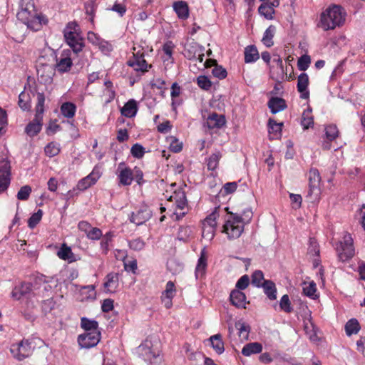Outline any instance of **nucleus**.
I'll return each mask as SVG.
<instances>
[{
    "label": "nucleus",
    "mask_w": 365,
    "mask_h": 365,
    "mask_svg": "<svg viewBox=\"0 0 365 365\" xmlns=\"http://www.w3.org/2000/svg\"><path fill=\"white\" fill-rule=\"evenodd\" d=\"M20 10L17 13V19L33 31H38L41 28L42 19L37 13L33 0H20Z\"/></svg>",
    "instance_id": "1"
},
{
    "label": "nucleus",
    "mask_w": 365,
    "mask_h": 365,
    "mask_svg": "<svg viewBox=\"0 0 365 365\" xmlns=\"http://www.w3.org/2000/svg\"><path fill=\"white\" fill-rule=\"evenodd\" d=\"M20 10L17 13V19L33 31H38L41 28L42 19L37 13L33 0H20Z\"/></svg>",
    "instance_id": "2"
},
{
    "label": "nucleus",
    "mask_w": 365,
    "mask_h": 365,
    "mask_svg": "<svg viewBox=\"0 0 365 365\" xmlns=\"http://www.w3.org/2000/svg\"><path fill=\"white\" fill-rule=\"evenodd\" d=\"M344 9L339 5H332L321 15V26L324 31L334 29L344 24L346 19Z\"/></svg>",
    "instance_id": "3"
},
{
    "label": "nucleus",
    "mask_w": 365,
    "mask_h": 365,
    "mask_svg": "<svg viewBox=\"0 0 365 365\" xmlns=\"http://www.w3.org/2000/svg\"><path fill=\"white\" fill-rule=\"evenodd\" d=\"M37 103L36 106V115L34 120L25 128L26 133L29 136L36 135L42 128L43 114L44 112L45 96L43 93H37Z\"/></svg>",
    "instance_id": "4"
},
{
    "label": "nucleus",
    "mask_w": 365,
    "mask_h": 365,
    "mask_svg": "<svg viewBox=\"0 0 365 365\" xmlns=\"http://www.w3.org/2000/svg\"><path fill=\"white\" fill-rule=\"evenodd\" d=\"M78 25L76 22H69L63 31L66 42L76 55L85 46L83 38L78 32Z\"/></svg>",
    "instance_id": "5"
},
{
    "label": "nucleus",
    "mask_w": 365,
    "mask_h": 365,
    "mask_svg": "<svg viewBox=\"0 0 365 365\" xmlns=\"http://www.w3.org/2000/svg\"><path fill=\"white\" fill-rule=\"evenodd\" d=\"M245 225L242 216L237 213H230L223 226L222 232L229 240L239 238L244 231Z\"/></svg>",
    "instance_id": "6"
},
{
    "label": "nucleus",
    "mask_w": 365,
    "mask_h": 365,
    "mask_svg": "<svg viewBox=\"0 0 365 365\" xmlns=\"http://www.w3.org/2000/svg\"><path fill=\"white\" fill-rule=\"evenodd\" d=\"M137 351L139 356L149 365H159L162 362L159 350L153 348L152 341L148 339H145L138 347Z\"/></svg>",
    "instance_id": "7"
},
{
    "label": "nucleus",
    "mask_w": 365,
    "mask_h": 365,
    "mask_svg": "<svg viewBox=\"0 0 365 365\" xmlns=\"http://www.w3.org/2000/svg\"><path fill=\"white\" fill-rule=\"evenodd\" d=\"M336 250L341 262H346L355 255L354 240L349 233H345L342 240L336 244Z\"/></svg>",
    "instance_id": "8"
},
{
    "label": "nucleus",
    "mask_w": 365,
    "mask_h": 365,
    "mask_svg": "<svg viewBox=\"0 0 365 365\" xmlns=\"http://www.w3.org/2000/svg\"><path fill=\"white\" fill-rule=\"evenodd\" d=\"M11 167L6 157L0 156V194L9 188L11 180Z\"/></svg>",
    "instance_id": "9"
},
{
    "label": "nucleus",
    "mask_w": 365,
    "mask_h": 365,
    "mask_svg": "<svg viewBox=\"0 0 365 365\" xmlns=\"http://www.w3.org/2000/svg\"><path fill=\"white\" fill-rule=\"evenodd\" d=\"M10 351L15 359L22 361L31 355L33 347L28 339H23L19 343L13 344L11 346Z\"/></svg>",
    "instance_id": "10"
},
{
    "label": "nucleus",
    "mask_w": 365,
    "mask_h": 365,
    "mask_svg": "<svg viewBox=\"0 0 365 365\" xmlns=\"http://www.w3.org/2000/svg\"><path fill=\"white\" fill-rule=\"evenodd\" d=\"M101 339V331L86 332L78 337V343L81 348L90 349L96 346Z\"/></svg>",
    "instance_id": "11"
},
{
    "label": "nucleus",
    "mask_w": 365,
    "mask_h": 365,
    "mask_svg": "<svg viewBox=\"0 0 365 365\" xmlns=\"http://www.w3.org/2000/svg\"><path fill=\"white\" fill-rule=\"evenodd\" d=\"M128 66L133 68L136 71H140L145 73L148 71V68L151 66H148L146 61L144 58V53L140 51L133 53V56L127 61Z\"/></svg>",
    "instance_id": "12"
},
{
    "label": "nucleus",
    "mask_w": 365,
    "mask_h": 365,
    "mask_svg": "<svg viewBox=\"0 0 365 365\" xmlns=\"http://www.w3.org/2000/svg\"><path fill=\"white\" fill-rule=\"evenodd\" d=\"M321 178L319 172L316 168H312L309 173V190L307 192V196L315 195L317 197L319 194V182Z\"/></svg>",
    "instance_id": "13"
},
{
    "label": "nucleus",
    "mask_w": 365,
    "mask_h": 365,
    "mask_svg": "<svg viewBox=\"0 0 365 365\" xmlns=\"http://www.w3.org/2000/svg\"><path fill=\"white\" fill-rule=\"evenodd\" d=\"M73 66L70 50H63L59 58H56V68L61 73L68 72Z\"/></svg>",
    "instance_id": "14"
},
{
    "label": "nucleus",
    "mask_w": 365,
    "mask_h": 365,
    "mask_svg": "<svg viewBox=\"0 0 365 365\" xmlns=\"http://www.w3.org/2000/svg\"><path fill=\"white\" fill-rule=\"evenodd\" d=\"M152 216V212L146 205L142 206L135 212H132L130 221L139 226L147 222Z\"/></svg>",
    "instance_id": "15"
},
{
    "label": "nucleus",
    "mask_w": 365,
    "mask_h": 365,
    "mask_svg": "<svg viewBox=\"0 0 365 365\" xmlns=\"http://www.w3.org/2000/svg\"><path fill=\"white\" fill-rule=\"evenodd\" d=\"M37 75L38 79L44 83H49L53 80L54 76V68L50 64H40L37 66Z\"/></svg>",
    "instance_id": "16"
},
{
    "label": "nucleus",
    "mask_w": 365,
    "mask_h": 365,
    "mask_svg": "<svg viewBox=\"0 0 365 365\" xmlns=\"http://www.w3.org/2000/svg\"><path fill=\"white\" fill-rule=\"evenodd\" d=\"M118 178L119 183L122 185H130L133 180V170L126 167L124 163H120L118 168Z\"/></svg>",
    "instance_id": "17"
},
{
    "label": "nucleus",
    "mask_w": 365,
    "mask_h": 365,
    "mask_svg": "<svg viewBox=\"0 0 365 365\" xmlns=\"http://www.w3.org/2000/svg\"><path fill=\"white\" fill-rule=\"evenodd\" d=\"M204 50L202 46L197 42L192 41L185 45L183 55L189 60H195L197 56H202Z\"/></svg>",
    "instance_id": "18"
},
{
    "label": "nucleus",
    "mask_w": 365,
    "mask_h": 365,
    "mask_svg": "<svg viewBox=\"0 0 365 365\" xmlns=\"http://www.w3.org/2000/svg\"><path fill=\"white\" fill-rule=\"evenodd\" d=\"M101 177L98 170L93 169V171L84 178L81 179L77 184L79 190H85L94 185Z\"/></svg>",
    "instance_id": "19"
},
{
    "label": "nucleus",
    "mask_w": 365,
    "mask_h": 365,
    "mask_svg": "<svg viewBox=\"0 0 365 365\" xmlns=\"http://www.w3.org/2000/svg\"><path fill=\"white\" fill-rule=\"evenodd\" d=\"M309 86V76L306 73H302L297 78V91L300 93V98L302 99H308L309 92L307 90Z\"/></svg>",
    "instance_id": "20"
},
{
    "label": "nucleus",
    "mask_w": 365,
    "mask_h": 365,
    "mask_svg": "<svg viewBox=\"0 0 365 365\" xmlns=\"http://www.w3.org/2000/svg\"><path fill=\"white\" fill-rule=\"evenodd\" d=\"M106 292L115 293L119 286V275L118 273L110 272L106 277L103 284Z\"/></svg>",
    "instance_id": "21"
},
{
    "label": "nucleus",
    "mask_w": 365,
    "mask_h": 365,
    "mask_svg": "<svg viewBox=\"0 0 365 365\" xmlns=\"http://www.w3.org/2000/svg\"><path fill=\"white\" fill-rule=\"evenodd\" d=\"M226 123L225 117L216 113L210 114L207 118L206 124L210 129H220Z\"/></svg>",
    "instance_id": "22"
},
{
    "label": "nucleus",
    "mask_w": 365,
    "mask_h": 365,
    "mask_svg": "<svg viewBox=\"0 0 365 365\" xmlns=\"http://www.w3.org/2000/svg\"><path fill=\"white\" fill-rule=\"evenodd\" d=\"M267 106L273 114L284 110L287 107L285 100L279 97L270 98L267 103Z\"/></svg>",
    "instance_id": "23"
},
{
    "label": "nucleus",
    "mask_w": 365,
    "mask_h": 365,
    "mask_svg": "<svg viewBox=\"0 0 365 365\" xmlns=\"http://www.w3.org/2000/svg\"><path fill=\"white\" fill-rule=\"evenodd\" d=\"M231 303L237 308H245L246 296L242 291L234 289L230 295Z\"/></svg>",
    "instance_id": "24"
},
{
    "label": "nucleus",
    "mask_w": 365,
    "mask_h": 365,
    "mask_svg": "<svg viewBox=\"0 0 365 365\" xmlns=\"http://www.w3.org/2000/svg\"><path fill=\"white\" fill-rule=\"evenodd\" d=\"M272 70L273 73H276L277 78H283L285 71L284 69L283 62L282 58L277 55L274 54L272 56Z\"/></svg>",
    "instance_id": "25"
},
{
    "label": "nucleus",
    "mask_w": 365,
    "mask_h": 365,
    "mask_svg": "<svg viewBox=\"0 0 365 365\" xmlns=\"http://www.w3.org/2000/svg\"><path fill=\"white\" fill-rule=\"evenodd\" d=\"M283 123H277L274 119L268 120L269 134L271 139H279L282 135Z\"/></svg>",
    "instance_id": "26"
},
{
    "label": "nucleus",
    "mask_w": 365,
    "mask_h": 365,
    "mask_svg": "<svg viewBox=\"0 0 365 365\" xmlns=\"http://www.w3.org/2000/svg\"><path fill=\"white\" fill-rule=\"evenodd\" d=\"M58 257L63 260H66L71 263L77 260L75 255L73 253L70 247L63 243L57 252Z\"/></svg>",
    "instance_id": "27"
},
{
    "label": "nucleus",
    "mask_w": 365,
    "mask_h": 365,
    "mask_svg": "<svg viewBox=\"0 0 365 365\" xmlns=\"http://www.w3.org/2000/svg\"><path fill=\"white\" fill-rule=\"evenodd\" d=\"M121 114L127 118L134 117L138 112L137 103L134 99L129 100L120 110Z\"/></svg>",
    "instance_id": "28"
},
{
    "label": "nucleus",
    "mask_w": 365,
    "mask_h": 365,
    "mask_svg": "<svg viewBox=\"0 0 365 365\" xmlns=\"http://www.w3.org/2000/svg\"><path fill=\"white\" fill-rule=\"evenodd\" d=\"M262 345L259 342H251L245 344L242 349V354L245 356H250L252 354L261 353Z\"/></svg>",
    "instance_id": "29"
},
{
    "label": "nucleus",
    "mask_w": 365,
    "mask_h": 365,
    "mask_svg": "<svg viewBox=\"0 0 365 365\" xmlns=\"http://www.w3.org/2000/svg\"><path fill=\"white\" fill-rule=\"evenodd\" d=\"M173 9L180 19H186L188 18L189 9L186 2L182 1L175 2Z\"/></svg>",
    "instance_id": "30"
},
{
    "label": "nucleus",
    "mask_w": 365,
    "mask_h": 365,
    "mask_svg": "<svg viewBox=\"0 0 365 365\" xmlns=\"http://www.w3.org/2000/svg\"><path fill=\"white\" fill-rule=\"evenodd\" d=\"M212 348L216 351L217 354H221L225 351L224 343L220 334H217L211 336L209 338Z\"/></svg>",
    "instance_id": "31"
},
{
    "label": "nucleus",
    "mask_w": 365,
    "mask_h": 365,
    "mask_svg": "<svg viewBox=\"0 0 365 365\" xmlns=\"http://www.w3.org/2000/svg\"><path fill=\"white\" fill-rule=\"evenodd\" d=\"M259 58V52L255 45L247 46L245 48V62L247 63L255 62Z\"/></svg>",
    "instance_id": "32"
},
{
    "label": "nucleus",
    "mask_w": 365,
    "mask_h": 365,
    "mask_svg": "<svg viewBox=\"0 0 365 365\" xmlns=\"http://www.w3.org/2000/svg\"><path fill=\"white\" fill-rule=\"evenodd\" d=\"M173 198L175 201L177 209L183 210L187 205L185 193L181 190L175 191L173 195L170 196V200H173Z\"/></svg>",
    "instance_id": "33"
},
{
    "label": "nucleus",
    "mask_w": 365,
    "mask_h": 365,
    "mask_svg": "<svg viewBox=\"0 0 365 365\" xmlns=\"http://www.w3.org/2000/svg\"><path fill=\"white\" fill-rule=\"evenodd\" d=\"M264 289V294L270 300L277 299V289L275 284L271 280H264L261 287Z\"/></svg>",
    "instance_id": "34"
},
{
    "label": "nucleus",
    "mask_w": 365,
    "mask_h": 365,
    "mask_svg": "<svg viewBox=\"0 0 365 365\" xmlns=\"http://www.w3.org/2000/svg\"><path fill=\"white\" fill-rule=\"evenodd\" d=\"M81 327L86 332L100 331L98 330V322L87 317H82L81 319Z\"/></svg>",
    "instance_id": "35"
},
{
    "label": "nucleus",
    "mask_w": 365,
    "mask_h": 365,
    "mask_svg": "<svg viewBox=\"0 0 365 365\" xmlns=\"http://www.w3.org/2000/svg\"><path fill=\"white\" fill-rule=\"evenodd\" d=\"M220 207H215L214 210L205 219L203 226H209V232H212L213 228H216V220L219 217L218 210Z\"/></svg>",
    "instance_id": "36"
},
{
    "label": "nucleus",
    "mask_w": 365,
    "mask_h": 365,
    "mask_svg": "<svg viewBox=\"0 0 365 365\" xmlns=\"http://www.w3.org/2000/svg\"><path fill=\"white\" fill-rule=\"evenodd\" d=\"M360 329L361 327L358 320L354 318L349 319L345 324V331L349 336L356 334Z\"/></svg>",
    "instance_id": "37"
},
{
    "label": "nucleus",
    "mask_w": 365,
    "mask_h": 365,
    "mask_svg": "<svg viewBox=\"0 0 365 365\" xmlns=\"http://www.w3.org/2000/svg\"><path fill=\"white\" fill-rule=\"evenodd\" d=\"M312 110L310 108L304 110L301 120V125L304 130L312 127L314 124V118L312 114Z\"/></svg>",
    "instance_id": "38"
},
{
    "label": "nucleus",
    "mask_w": 365,
    "mask_h": 365,
    "mask_svg": "<svg viewBox=\"0 0 365 365\" xmlns=\"http://www.w3.org/2000/svg\"><path fill=\"white\" fill-rule=\"evenodd\" d=\"M276 32V27L274 25H270L264 31L262 42L267 47H271L273 46L274 42L272 38Z\"/></svg>",
    "instance_id": "39"
},
{
    "label": "nucleus",
    "mask_w": 365,
    "mask_h": 365,
    "mask_svg": "<svg viewBox=\"0 0 365 365\" xmlns=\"http://www.w3.org/2000/svg\"><path fill=\"white\" fill-rule=\"evenodd\" d=\"M76 106L71 102L63 103L61 106V114L67 118H71L75 115Z\"/></svg>",
    "instance_id": "40"
},
{
    "label": "nucleus",
    "mask_w": 365,
    "mask_h": 365,
    "mask_svg": "<svg viewBox=\"0 0 365 365\" xmlns=\"http://www.w3.org/2000/svg\"><path fill=\"white\" fill-rule=\"evenodd\" d=\"M272 1V0H270ZM274 7H276L275 6H273L271 4V2L269 3H263L262 4L259 9V13L264 16L267 19H272L273 18V14H274Z\"/></svg>",
    "instance_id": "41"
},
{
    "label": "nucleus",
    "mask_w": 365,
    "mask_h": 365,
    "mask_svg": "<svg viewBox=\"0 0 365 365\" xmlns=\"http://www.w3.org/2000/svg\"><path fill=\"white\" fill-rule=\"evenodd\" d=\"M19 106L24 110H29L31 108V98L28 93L22 91L19 96Z\"/></svg>",
    "instance_id": "42"
},
{
    "label": "nucleus",
    "mask_w": 365,
    "mask_h": 365,
    "mask_svg": "<svg viewBox=\"0 0 365 365\" xmlns=\"http://www.w3.org/2000/svg\"><path fill=\"white\" fill-rule=\"evenodd\" d=\"M236 328L239 331V336L244 340H247L249 338V333L250 331V327L245 322H238L235 324Z\"/></svg>",
    "instance_id": "43"
},
{
    "label": "nucleus",
    "mask_w": 365,
    "mask_h": 365,
    "mask_svg": "<svg viewBox=\"0 0 365 365\" xmlns=\"http://www.w3.org/2000/svg\"><path fill=\"white\" fill-rule=\"evenodd\" d=\"M44 152L50 158L56 156L60 152V145L57 143L51 142L44 148Z\"/></svg>",
    "instance_id": "44"
},
{
    "label": "nucleus",
    "mask_w": 365,
    "mask_h": 365,
    "mask_svg": "<svg viewBox=\"0 0 365 365\" xmlns=\"http://www.w3.org/2000/svg\"><path fill=\"white\" fill-rule=\"evenodd\" d=\"M206 267V257L202 251L201 253V256L198 259L197 264L195 269V275L197 278L199 277V275L202 276L204 274Z\"/></svg>",
    "instance_id": "45"
},
{
    "label": "nucleus",
    "mask_w": 365,
    "mask_h": 365,
    "mask_svg": "<svg viewBox=\"0 0 365 365\" xmlns=\"http://www.w3.org/2000/svg\"><path fill=\"white\" fill-rule=\"evenodd\" d=\"M220 158H221V154L220 152H216V153L212 154L209 157V158L207 160V166L208 170H215L217 168Z\"/></svg>",
    "instance_id": "46"
},
{
    "label": "nucleus",
    "mask_w": 365,
    "mask_h": 365,
    "mask_svg": "<svg viewBox=\"0 0 365 365\" xmlns=\"http://www.w3.org/2000/svg\"><path fill=\"white\" fill-rule=\"evenodd\" d=\"M317 292V286L316 284L312 281L309 282L307 285L303 287V292L304 294L313 299H315L318 297L316 294Z\"/></svg>",
    "instance_id": "47"
},
{
    "label": "nucleus",
    "mask_w": 365,
    "mask_h": 365,
    "mask_svg": "<svg viewBox=\"0 0 365 365\" xmlns=\"http://www.w3.org/2000/svg\"><path fill=\"white\" fill-rule=\"evenodd\" d=\"M264 274L260 270H256L252 274L251 283L257 287H261L264 282Z\"/></svg>",
    "instance_id": "48"
},
{
    "label": "nucleus",
    "mask_w": 365,
    "mask_h": 365,
    "mask_svg": "<svg viewBox=\"0 0 365 365\" xmlns=\"http://www.w3.org/2000/svg\"><path fill=\"white\" fill-rule=\"evenodd\" d=\"M311 63V58L308 55L302 56L297 61V67L299 70L305 71Z\"/></svg>",
    "instance_id": "49"
},
{
    "label": "nucleus",
    "mask_w": 365,
    "mask_h": 365,
    "mask_svg": "<svg viewBox=\"0 0 365 365\" xmlns=\"http://www.w3.org/2000/svg\"><path fill=\"white\" fill-rule=\"evenodd\" d=\"M338 129L335 125H329L325 128V135L329 141L334 140L338 136Z\"/></svg>",
    "instance_id": "50"
},
{
    "label": "nucleus",
    "mask_w": 365,
    "mask_h": 365,
    "mask_svg": "<svg viewBox=\"0 0 365 365\" xmlns=\"http://www.w3.org/2000/svg\"><path fill=\"white\" fill-rule=\"evenodd\" d=\"M43 215L41 210H38L36 212L34 213L28 220V226L33 229L41 221Z\"/></svg>",
    "instance_id": "51"
},
{
    "label": "nucleus",
    "mask_w": 365,
    "mask_h": 365,
    "mask_svg": "<svg viewBox=\"0 0 365 365\" xmlns=\"http://www.w3.org/2000/svg\"><path fill=\"white\" fill-rule=\"evenodd\" d=\"M279 307L282 310L287 313H290L292 312L293 308L291 306V302L287 294H284L282 297L279 302Z\"/></svg>",
    "instance_id": "52"
},
{
    "label": "nucleus",
    "mask_w": 365,
    "mask_h": 365,
    "mask_svg": "<svg viewBox=\"0 0 365 365\" xmlns=\"http://www.w3.org/2000/svg\"><path fill=\"white\" fill-rule=\"evenodd\" d=\"M130 153L134 158L140 159L145 154V148L139 143H135L131 147Z\"/></svg>",
    "instance_id": "53"
},
{
    "label": "nucleus",
    "mask_w": 365,
    "mask_h": 365,
    "mask_svg": "<svg viewBox=\"0 0 365 365\" xmlns=\"http://www.w3.org/2000/svg\"><path fill=\"white\" fill-rule=\"evenodd\" d=\"M197 83L200 88L205 91H208L212 86V82L208 77L205 76H198L197 78Z\"/></svg>",
    "instance_id": "54"
},
{
    "label": "nucleus",
    "mask_w": 365,
    "mask_h": 365,
    "mask_svg": "<svg viewBox=\"0 0 365 365\" xmlns=\"http://www.w3.org/2000/svg\"><path fill=\"white\" fill-rule=\"evenodd\" d=\"M7 124L8 120L6 112L0 108V136L6 133Z\"/></svg>",
    "instance_id": "55"
},
{
    "label": "nucleus",
    "mask_w": 365,
    "mask_h": 365,
    "mask_svg": "<svg viewBox=\"0 0 365 365\" xmlns=\"http://www.w3.org/2000/svg\"><path fill=\"white\" fill-rule=\"evenodd\" d=\"M31 192V187L29 185H24L20 188L17 193V198L19 200H26Z\"/></svg>",
    "instance_id": "56"
},
{
    "label": "nucleus",
    "mask_w": 365,
    "mask_h": 365,
    "mask_svg": "<svg viewBox=\"0 0 365 365\" xmlns=\"http://www.w3.org/2000/svg\"><path fill=\"white\" fill-rule=\"evenodd\" d=\"M191 233L192 230L190 227H180L178 234V239L180 241L185 242L187 240Z\"/></svg>",
    "instance_id": "57"
},
{
    "label": "nucleus",
    "mask_w": 365,
    "mask_h": 365,
    "mask_svg": "<svg viewBox=\"0 0 365 365\" xmlns=\"http://www.w3.org/2000/svg\"><path fill=\"white\" fill-rule=\"evenodd\" d=\"M145 242L140 238H135L129 242V247L135 251H140L145 247Z\"/></svg>",
    "instance_id": "58"
},
{
    "label": "nucleus",
    "mask_w": 365,
    "mask_h": 365,
    "mask_svg": "<svg viewBox=\"0 0 365 365\" xmlns=\"http://www.w3.org/2000/svg\"><path fill=\"white\" fill-rule=\"evenodd\" d=\"M175 45L171 41H168L163 44V51L167 56L165 60H169L172 58L173 51Z\"/></svg>",
    "instance_id": "59"
},
{
    "label": "nucleus",
    "mask_w": 365,
    "mask_h": 365,
    "mask_svg": "<svg viewBox=\"0 0 365 365\" xmlns=\"http://www.w3.org/2000/svg\"><path fill=\"white\" fill-rule=\"evenodd\" d=\"M86 14L91 16V21L93 20V17L94 16V13L96 8V4L93 0H88L85 2L84 4Z\"/></svg>",
    "instance_id": "60"
},
{
    "label": "nucleus",
    "mask_w": 365,
    "mask_h": 365,
    "mask_svg": "<svg viewBox=\"0 0 365 365\" xmlns=\"http://www.w3.org/2000/svg\"><path fill=\"white\" fill-rule=\"evenodd\" d=\"M250 284V277L248 275L245 274L242 276L236 283L237 290H244Z\"/></svg>",
    "instance_id": "61"
},
{
    "label": "nucleus",
    "mask_w": 365,
    "mask_h": 365,
    "mask_svg": "<svg viewBox=\"0 0 365 365\" xmlns=\"http://www.w3.org/2000/svg\"><path fill=\"white\" fill-rule=\"evenodd\" d=\"M212 73L215 77L219 79H224L227 75L226 69L221 66H215L212 71Z\"/></svg>",
    "instance_id": "62"
},
{
    "label": "nucleus",
    "mask_w": 365,
    "mask_h": 365,
    "mask_svg": "<svg viewBox=\"0 0 365 365\" xmlns=\"http://www.w3.org/2000/svg\"><path fill=\"white\" fill-rule=\"evenodd\" d=\"M114 235L112 232H107L105 235L102 236V240L101 242V247L106 252L108 250L109 243L111 242Z\"/></svg>",
    "instance_id": "63"
},
{
    "label": "nucleus",
    "mask_w": 365,
    "mask_h": 365,
    "mask_svg": "<svg viewBox=\"0 0 365 365\" xmlns=\"http://www.w3.org/2000/svg\"><path fill=\"white\" fill-rule=\"evenodd\" d=\"M170 149L174 153H179L182 149V143L175 137H170Z\"/></svg>",
    "instance_id": "64"
}]
</instances>
